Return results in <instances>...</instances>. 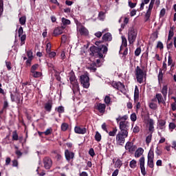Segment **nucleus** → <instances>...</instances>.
<instances>
[{
	"label": "nucleus",
	"mask_w": 176,
	"mask_h": 176,
	"mask_svg": "<svg viewBox=\"0 0 176 176\" xmlns=\"http://www.w3.org/2000/svg\"><path fill=\"white\" fill-rule=\"evenodd\" d=\"M102 43V41H96L95 43L96 46H92L90 47V52H91V55L93 56H99L100 58L104 57V54H107L108 52V47L107 45H104Z\"/></svg>",
	"instance_id": "1"
},
{
	"label": "nucleus",
	"mask_w": 176,
	"mask_h": 176,
	"mask_svg": "<svg viewBox=\"0 0 176 176\" xmlns=\"http://www.w3.org/2000/svg\"><path fill=\"white\" fill-rule=\"evenodd\" d=\"M128 41L130 45H133L137 39V35H138V31L134 27H131L128 29Z\"/></svg>",
	"instance_id": "2"
},
{
	"label": "nucleus",
	"mask_w": 176,
	"mask_h": 176,
	"mask_svg": "<svg viewBox=\"0 0 176 176\" xmlns=\"http://www.w3.org/2000/svg\"><path fill=\"white\" fill-rule=\"evenodd\" d=\"M69 80L71 85L73 86L72 90L74 93H76V91H79V84L78 83V80L76 79V76H75V73L72 72L69 74Z\"/></svg>",
	"instance_id": "3"
},
{
	"label": "nucleus",
	"mask_w": 176,
	"mask_h": 176,
	"mask_svg": "<svg viewBox=\"0 0 176 176\" xmlns=\"http://www.w3.org/2000/svg\"><path fill=\"white\" fill-rule=\"evenodd\" d=\"M129 137V133H124L123 132H118L116 135V144L123 146L124 142H126V138Z\"/></svg>",
	"instance_id": "4"
},
{
	"label": "nucleus",
	"mask_w": 176,
	"mask_h": 176,
	"mask_svg": "<svg viewBox=\"0 0 176 176\" xmlns=\"http://www.w3.org/2000/svg\"><path fill=\"white\" fill-rule=\"evenodd\" d=\"M111 86L114 89H116V90H119L120 91H121L122 94L126 95L127 93V90H126V87L121 82L113 81L111 82Z\"/></svg>",
	"instance_id": "5"
},
{
	"label": "nucleus",
	"mask_w": 176,
	"mask_h": 176,
	"mask_svg": "<svg viewBox=\"0 0 176 176\" xmlns=\"http://www.w3.org/2000/svg\"><path fill=\"white\" fill-rule=\"evenodd\" d=\"M129 127H130V122L129 121H120L119 123V132L129 134Z\"/></svg>",
	"instance_id": "6"
},
{
	"label": "nucleus",
	"mask_w": 176,
	"mask_h": 176,
	"mask_svg": "<svg viewBox=\"0 0 176 176\" xmlns=\"http://www.w3.org/2000/svg\"><path fill=\"white\" fill-rule=\"evenodd\" d=\"M144 70H142L139 66H137L135 69V76L138 83L141 84L144 82Z\"/></svg>",
	"instance_id": "7"
},
{
	"label": "nucleus",
	"mask_w": 176,
	"mask_h": 176,
	"mask_svg": "<svg viewBox=\"0 0 176 176\" xmlns=\"http://www.w3.org/2000/svg\"><path fill=\"white\" fill-rule=\"evenodd\" d=\"M81 85L85 89H89L90 87V78L87 74H82L80 76Z\"/></svg>",
	"instance_id": "8"
},
{
	"label": "nucleus",
	"mask_w": 176,
	"mask_h": 176,
	"mask_svg": "<svg viewBox=\"0 0 176 176\" xmlns=\"http://www.w3.org/2000/svg\"><path fill=\"white\" fill-rule=\"evenodd\" d=\"M155 0H151L148 10L144 16L145 21H148V20H149L151 18V14H152V10L153 9V6L155 5Z\"/></svg>",
	"instance_id": "9"
},
{
	"label": "nucleus",
	"mask_w": 176,
	"mask_h": 176,
	"mask_svg": "<svg viewBox=\"0 0 176 176\" xmlns=\"http://www.w3.org/2000/svg\"><path fill=\"white\" fill-rule=\"evenodd\" d=\"M153 159H155V153H153V151H150L148 153V162H147V166L150 168H153L155 167V164L153 163Z\"/></svg>",
	"instance_id": "10"
},
{
	"label": "nucleus",
	"mask_w": 176,
	"mask_h": 176,
	"mask_svg": "<svg viewBox=\"0 0 176 176\" xmlns=\"http://www.w3.org/2000/svg\"><path fill=\"white\" fill-rule=\"evenodd\" d=\"M151 101H153V102H158L160 105V104H166V99L163 98L162 94H156L155 98H153Z\"/></svg>",
	"instance_id": "11"
},
{
	"label": "nucleus",
	"mask_w": 176,
	"mask_h": 176,
	"mask_svg": "<svg viewBox=\"0 0 176 176\" xmlns=\"http://www.w3.org/2000/svg\"><path fill=\"white\" fill-rule=\"evenodd\" d=\"M43 164L45 170H50V168H52V166H53V162L50 157H45L43 159Z\"/></svg>",
	"instance_id": "12"
},
{
	"label": "nucleus",
	"mask_w": 176,
	"mask_h": 176,
	"mask_svg": "<svg viewBox=\"0 0 176 176\" xmlns=\"http://www.w3.org/2000/svg\"><path fill=\"white\" fill-rule=\"evenodd\" d=\"M18 34H19V37L20 38L21 40V46H23V45L25 44V39H26V36L24 34V30H23V27H20L19 30H18Z\"/></svg>",
	"instance_id": "13"
},
{
	"label": "nucleus",
	"mask_w": 176,
	"mask_h": 176,
	"mask_svg": "<svg viewBox=\"0 0 176 176\" xmlns=\"http://www.w3.org/2000/svg\"><path fill=\"white\" fill-rule=\"evenodd\" d=\"M139 163L142 175H146V170H145V157H141L139 160Z\"/></svg>",
	"instance_id": "14"
},
{
	"label": "nucleus",
	"mask_w": 176,
	"mask_h": 176,
	"mask_svg": "<svg viewBox=\"0 0 176 176\" xmlns=\"http://www.w3.org/2000/svg\"><path fill=\"white\" fill-rule=\"evenodd\" d=\"M65 159L67 162H70L75 157V153L72 151H69L68 149L65 151Z\"/></svg>",
	"instance_id": "15"
},
{
	"label": "nucleus",
	"mask_w": 176,
	"mask_h": 176,
	"mask_svg": "<svg viewBox=\"0 0 176 176\" xmlns=\"http://www.w3.org/2000/svg\"><path fill=\"white\" fill-rule=\"evenodd\" d=\"M78 31L80 35H81L82 36H88V35H89V30L85 26H81L78 30Z\"/></svg>",
	"instance_id": "16"
},
{
	"label": "nucleus",
	"mask_w": 176,
	"mask_h": 176,
	"mask_svg": "<svg viewBox=\"0 0 176 176\" xmlns=\"http://www.w3.org/2000/svg\"><path fill=\"white\" fill-rule=\"evenodd\" d=\"M74 131L76 134H86L87 129L85 127L75 126Z\"/></svg>",
	"instance_id": "17"
},
{
	"label": "nucleus",
	"mask_w": 176,
	"mask_h": 176,
	"mask_svg": "<svg viewBox=\"0 0 176 176\" xmlns=\"http://www.w3.org/2000/svg\"><path fill=\"white\" fill-rule=\"evenodd\" d=\"M125 149L129 151V152H134V151H135V147L133 145L132 142H127L125 145Z\"/></svg>",
	"instance_id": "18"
},
{
	"label": "nucleus",
	"mask_w": 176,
	"mask_h": 176,
	"mask_svg": "<svg viewBox=\"0 0 176 176\" xmlns=\"http://www.w3.org/2000/svg\"><path fill=\"white\" fill-rule=\"evenodd\" d=\"M106 108H107V105H105V104L99 103L97 105V109L100 112V113H105Z\"/></svg>",
	"instance_id": "19"
},
{
	"label": "nucleus",
	"mask_w": 176,
	"mask_h": 176,
	"mask_svg": "<svg viewBox=\"0 0 176 176\" xmlns=\"http://www.w3.org/2000/svg\"><path fill=\"white\" fill-rule=\"evenodd\" d=\"M102 39L105 42H111V41H112V34H111L109 32H107L102 36Z\"/></svg>",
	"instance_id": "20"
},
{
	"label": "nucleus",
	"mask_w": 176,
	"mask_h": 176,
	"mask_svg": "<svg viewBox=\"0 0 176 176\" xmlns=\"http://www.w3.org/2000/svg\"><path fill=\"white\" fill-rule=\"evenodd\" d=\"M53 107V102L52 100H49L47 103L45 104V109L47 112H50L52 111V108Z\"/></svg>",
	"instance_id": "21"
},
{
	"label": "nucleus",
	"mask_w": 176,
	"mask_h": 176,
	"mask_svg": "<svg viewBox=\"0 0 176 176\" xmlns=\"http://www.w3.org/2000/svg\"><path fill=\"white\" fill-rule=\"evenodd\" d=\"M64 32V28H56L54 30V36H57L58 35H61Z\"/></svg>",
	"instance_id": "22"
},
{
	"label": "nucleus",
	"mask_w": 176,
	"mask_h": 176,
	"mask_svg": "<svg viewBox=\"0 0 176 176\" xmlns=\"http://www.w3.org/2000/svg\"><path fill=\"white\" fill-rule=\"evenodd\" d=\"M158 129H160V130H162V131L166 130V122L164 120H161L159 121Z\"/></svg>",
	"instance_id": "23"
},
{
	"label": "nucleus",
	"mask_w": 176,
	"mask_h": 176,
	"mask_svg": "<svg viewBox=\"0 0 176 176\" xmlns=\"http://www.w3.org/2000/svg\"><path fill=\"white\" fill-rule=\"evenodd\" d=\"M139 98H140V89H138V86H135V91H134V100L135 101H138Z\"/></svg>",
	"instance_id": "24"
},
{
	"label": "nucleus",
	"mask_w": 176,
	"mask_h": 176,
	"mask_svg": "<svg viewBox=\"0 0 176 176\" xmlns=\"http://www.w3.org/2000/svg\"><path fill=\"white\" fill-rule=\"evenodd\" d=\"M153 124H155L153 120H150L148 121V130L151 132V134L155 131V126H153Z\"/></svg>",
	"instance_id": "25"
},
{
	"label": "nucleus",
	"mask_w": 176,
	"mask_h": 176,
	"mask_svg": "<svg viewBox=\"0 0 176 176\" xmlns=\"http://www.w3.org/2000/svg\"><path fill=\"white\" fill-rule=\"evenodd\" d=\"M168 90V87L167 85H164L161 91L162 94L163 95L164 98L166 100L167 97V91Z\"/></svg>",
	"instance_id": "26"
},
{
	"label": "nucleus",
	"mask_w": 176,
	"mask_h": 176,
	"mask_svg": "<svg viewBox=\"0 0 176 176\" xmlns=\"http://www.w3.org/2000/svg\"><path fill=\"white\" fill-rule=\"evenodd\" d=\"M127 119H129V116H127V115L123 116H118V117L116 118V122L117 123H119V122L127 120Z\"/></svg>",
	"instance_id": "27"
},
{
	"label": "nucleus",
	"mask_w": 176,
	"mask_h": 176,
	"mask_svg": "<svg viewBox=\"0 0 176 176\" xmlns=\"http://www.w3.org/2000/svg\"><path fill=\"white\" fill-rule=\"evenodd\" d=\"M142 153H144V150L142 148H139L135 153V157H140Z\"/></svg>",
	"instance_id": "28"
},
{
	"label": "nucleus",
	"mask_w": 176,
	"mask_h": 176,
	"mask_svg": "<svg viewBox=\"0 0 176 176\" xmlns=\"http://www.w3.org/2000/svg\"><path fill=\"white\" fill-rule=\"evenodd\" d=\"M68 127H69V125L67 122H63L61 124L60 129L62 131H67L68 130Z\"/></svg>",
	"instance_id": "29"
},
{
	"label": "nucleus",
	"mask_w": 176,
	"mask_h": 176,
	"mask_svg": "<svg viewBox=\"0 0 176 176\" xmlns=\"http://www.w3.org/2000/svg\"><path fill=\"white\" fill-rule=\"evenodd\" d=\"M25 23H27V16H23L19 18V23L21 25H25Z\"/></svg>",
	"instance_id": "30"
},
{
	"label": "nucleus",
	"mask_w": 176,
	"mask_h": 176,
	"mask_svg": "<svg viewBox=\"0 0 176 176\" xmlns=\"http://www.w3.org/2000/svg\"><path fill=\"white\" fill-rule=\"evenodd\" d=\"M116 133H118V128L114 127L113 128V130L109 132V135L110 137H115L116 135Z\"/></svg>",
	"instance_id": "31"
},
{
	"label": "nucleus",
	"mask_w": 176,
	"mask_h": 176,
	"mask_svg": "<svg viewBox=\"0 0 176 176\" xmlns=\"http://www.w3.org/2000/svg\"><path fill=\"white\" fill-rule=\"evenodd\" d=\"M151 0H142L141 4H140V10H144V7L145 5H148Z\"/></svg>",
	"instance_id": "32"
},
{
	"label": "nucleus",
	"mask_w": 176,
	"mask_h": 176,
	"mask_svg": "<svg viewBox=\"0 0 176 176\" xmlns=\"http://www.w3.org/2000/svg\"><path fill=\"white\" fill-rule=\"evenodd\" d=\"M149 108H151V109H157V104L156 103V102H151L149 103Z\"/></svg>",
	"instance_id": "33"
},
{
	"label": "nucleus",
	"mask_w": 176,
	"mask_h": 176,
	"mask_svg": "<svg viewBox=\"0 0 176 176\" xmlns=\"http://www.w3.org/2000/svg\"><path fill=\"white\" fill-rule=\"evenodd\" d=\"M33 78H41L42 76V73L41 72H32Z\"/></svg>",
	"instance_id": "34"
},
{
	"label": "nucleus",
	"mask_w": 176,
	"mask_h": 176,
	"mask_svg": "<svg viewBox=\"0 0 176 176\" xmlns=\"http://www.w3.org/2000/svg\"><path fill=\"white\" fill-rule=\"evenodd\" d=\"M122 45L124 47H127V38L124 36H122Z\"/></svg>",
	"instance_id": "35"
},
{
	"label": "nucleus",
	"mask_w": 176,
	"mask_h": 176,
	"mask_svg": "<svg viewBox=\"0 0 176 176\" xmlns=\"http://www.w3.org/2000/svg\"><path fill=\"white\" fill-rule=\"evenodd\" d=\"M129 166L131 168H135V167H137V161L135 160H132L129 163Z\"/></svg>",
	"instance_id": "36"
},
{
	"label": "nucleus",
	"mask_w": 176,
	"mask_h": 176,
	"mask_svg": "<svg viewBox=\"0 0 176 176\" xmlns=\"http://www.w3.org/2000/svg\"><path fill=\"white\" fill-rule=\"evenodd\" d=\"M122 164H123L122 163V160H117L116 163H115V167L117 168H120V167H122Z\"/></svg>",
	"instance_id": "37"
},
{
	"label": "nucleus",
	"mask_w": 176,
	"mask_h": 176,
	"mask_svg": "<svg viewBox=\"0 0 176 176\" xmlns=\"http://www.w3.org/2000/svg\"><path fill=\"white\" fill-rule=\"evenodd\" d=\"M130 21V18L129 17H125L124 19V24L121 25V28L123 30L124 29V26L126 25V24Z\"/></svg>",
	"instance_id": "38"
},
{
	"label": "nucleus",
	"mask_w": 176,
	"mask_h": 176,
	"mask_svg": "<svg viewBox=\"0 0 176 176\" xmlns=\"http://www.w3.org/2000/svg\"><path fill=\"white\" fill-rule=\"evenodd\" d=\"M95 140L98 142H100V141H101V134L100 133H98V131H96V133Z\"/></svg>",
	"instance_id": "39"
},
{
	"label": "nucleus",
	"mask_w": 176,
	"mask_h": 176,
	"mask_svg": "<svg viewBox=\"0 0 176 176\" xmlns=\"http://www.w3.org/2000/svg\"><path fill=\"white\" fill-rule=\"evenodd\" d=\"M152 141V133H151L150 135H148L146 138V144L147 145H149V144H151V142Z\"/></svg>",
	"instance_id": "40"
},
{
	"label": "nucleus",
	"mask_w": 176,
	"mask_h": 176,
	"mask_svg": "<svg viewBox=\"0 0 176 176\" xmlns=\"http://www.w3.org/2000/svg\"><path fill=\"white\" fill-rule=\"evenodd\" d=\"M52 52V43H47L46 45V53H50Z\"/></svg>",
	"instance_id": "41"
},
{
	"label": "nucleus",
	"mask_w": 176,
	"mask_h": 176,
	"mask_svg": "<svg viewBox=\"0 0 176 176\" xmlns=\"http://www.w3.org/2000/svg\"><path fill=\"white\" fill-rule=\"evenodd\" d=\"M12 140L14 141H18L19 140V135H17V131H14L12 133Z\"/></svg>",
	"instance_id": "42"
},
{
	"label": "nucleus",
	"mask_w": 176,
	"mask_h": 176,
	"mask_svg": "<svg viewBox=\"0 0 176 176\" xmlns=\"http://www.w3.org/2000/svg\"><path fill=\"white\" fill-rule=\"evenodd\" d=\"M62 22L64 24V25H69V24H71V21L65 18H62Z\"/></svg>",
	"instance_id": "43"
},
{
	"label": "nucleus",
	"mask_w": 176,
	"mask_h": 176,
	"mask_svg": "<svg viewBox=\"0 0 176 176\" xmlns=\"http://www.w3.org/2000/svg\"><path fill=\"white\" fill-rule=\"evenodd\" d=\"M158 135L161 138L159 141V144H164V142H166V138H163L160 132H158Z\"/></svg>",
	"instance_id": "44"
},
{
	"label": "nucleus",
	"mask_w": 176,
	"mask_h": 176,
	"mask_svg": "<svg viewBox=\"0 0 176 176\" xmlns=\"http://www.w3.org/2000/svg\"><path fill=\"white\" fill-rule=\"evenodd\" d=\"M173 36H174V31L173 30H170L168 36V42L171 41V38H173Z\"/></svg>",
	"instance_id": "45"
},
{
	"label": "nucleus",
	"mask_w": 176,
	"mask_h": 176,
	"mask_svg": "<svg viewBox=\"0 0 176 176\" xmlns=\"http://www.w3.org/2000/svg\"><path fill=\"white\" fill-rule=\"evenodd\" d=\"M163 80V71L160 70L159 74H158V82L160 83Z\"/></svg>",
	"instance_id": "46"
},
{
	"label": "nucleus",
	"mask_w": 176,
	"mask_h": 176,
	"mask_svg": "<svg viewBox=\"0 0 176 176\" xmlns=\"http://www.w3.org/2000/svg\"><path fill=\"white\" fill-rule=\"evenodd\" d=\"M47 54H48V57H50V58H54V57H56V52H48Z\"/></svg>",
	"instance_id": "47"
},
{
	"label": "nucleus",
	"mask_w": 176,
	"mask_h": 176,
	"mask_svg": "<svg viewBox=\"0 0 176 176\" xmlns=\"http://www.w3.org/2000/svg\"><path fill=\"white\" fill-rule=\"evenodd\" d=\"M38 67H39V65L38 64L33 65L32 66L30 72H34L35 71H36V69H38Z\"/></svg>",
	"instance_id": "48"
},
{
	"label": "nucleus",
	"mask_w": 176,
	"mask_h": 176,
	"mask_svg": "<svg viewBox=\"0 0 176 176\" xmlns=\"http://www.w3.org/2000/svg\"><path fill=\"white\" fill-rule=\"evenodd\" d=\"M56 109L58 113H64V111H65L64 107L59 106Z\"/></svg>",
	"instance_id": "49"
},
{
	"label": "nucleus",
	"mask_w": 176,
	"mask_h": 176,
	"mask_svg": "<svg viewBox=\"0 0 176 176\" xmlns=\"http://www.w3.org/2000/svg\"><path fill=\"white\" fill-rule=\"evenodd\" d=\"M140 54H141V47H139L135 50V56H136V57H138Z\"/></svg>",
	"instance_id": "50"
},
{
	"label": "nucleus",
	"mask_w": 176,
	"mask_h": 176,
	"mask_svg": "<svg viewBox=\"0 0 176 176\" xmlns=\"http://www.w3.org/2000/svg\"><path fill=\"white\" fill-rule=\"evenodd\" d=\"M53 131V129L52 128L47 129L45 131H44L45 135H50L52 134V132Z\"/></svg>",
	"instance_id": "51"
},
{
	"label": "nucleus",
	"mask_w": 176,
	"mask_h": 176,
	"mask_svg": "<svg viewBox=\"0 0 176 176\" xmlns=\"http://www.w3.org/2000/svg\"><path fill=\"white\" fill-rule=\"evenodd\" d=\"M27 53V56L28 57V58H34V56L32 55V50H29L28 52H26Z\"/></svg>",
	"instance_id": "52"
},
{
	"label": "nucleus",
	"mask_w": 176,
	"mask_h": 176,
	"mask_svg": "<svg viewBox=\"0 0 176 176\" xmlns=\"http://www.w3.org/2000/svg\"><path fill=\"white\" fill-rule=\"evenodd\" d=\"M131 120L132 122H135V120H137V115L135 113H133L131 115Z\"/></svg>",
	"instance_id": "53"
},
{
	"label": "nucleus",
	"mask_w": 176,
	"mask_h": 176,
	"mask_svg": "<svg viewBox=\"0 0 176 176\" xmlns=\"http://www.w3.org/2000/svg\"><path fill=\"white\" fill-rule=\"evenodd\" d=\"M6 65L8 71H10V69H12V63L6 60Z\"/></svg>",
	"instance_id": "54"
},
{
	"label": "nucleus",
	"mask_w": 176,
	"mask_h": 176,
	"mask_svg": "<svg viewBox=\"0 0 176 176\" xmlns=\"http://www.w3.org/2000/svg\"><path fill=\"white\" fill-rule=\"evenodd\" d=\"M129 6L131 7V9H133V8L137 6V3H133L131 1H129Z\"/></svg>",
	"instance_id": "55"
},
{
	"label": "nucleus",
	"mask_w": 176,
	"mask_h": 176,
	"mask_svg": "<svg viewBox=\"0 0 176 176\" xmlns=\"http://www.w3.org/2000/svg\"><path fill=\"white\" fill-rule=\"evenodd\" d=\"M12 167H19V162L17 160H13L12 161Z\"/></svg>",
	"instance_id": "56"
},
{
	"label": "nucleus",
	"mask_w": 176,
	"mask_h": 176,
	"mask_svg": "<svg viewBox=\"0 0 176 176\" xmlns=\"http://www.w3.org/2000/svg\"><path fill=\"white\" fill-rule=\"evenodd\" d=\"M89 153L90 156H91V157H94V156L96 155V153L94 152V148H90L89 151Z\"/></svg>",
	"instance_id": "57"
},
{
	"label": "nucleus",
	"mask_w": 176,
	"mask_h": 176,
	"mask_svg": "<svg viewBox=\"0 0 176 176\" xmlns=\"http://www.w3.org/2000/svg\"><path fill=\"white\" fill-rule=\"evenodd\" d=\"M104 102L105 104H109V102H111V97L106 96L104 98Z\"/></svg>",
	"instance_id": "58"
},
{
	"label": "nucleus",
	"mask_w": 176,
	"mask_h": 176,
	"mask_svg": "<svg viewBox=\"0 0 176 176\" xmlns=\"http://www.w3.org/2000/svg\"><path fill=\"white\" fill-rule=\"evenodd\" d=\"M164 14H166V9L162 8L160 11V17H164Z\"/></svg>",
	"instance_id": "59"
},
{
	"label": "nucleus",
	"mask_w": 176,
	"mask_h": 176,
	"mask_svg": "<svg viewBox=\"0 0 176 176\" xmlns=\"http://www.w3.org/2000/svg\"><path fill=\"white\" fill-rule=\"evenodd\" d=\"M157 47H158V49H160V50L163 49L164 47L163 43H162V41H158Z\"/></svg>",
	"instance_id": "60"
},
{
	"label": "nucleus",
	"mask_w": 176,
	"mask_h": 176,
	"mask_svg": "<svg viewBox=\"0 0 176 176\" xmlns=\"http://www.w3.org/2000/svg\"><path fill=\"white\" fill-rule=\"evenodd\" d=\"M155 153H156V155H157L158 156H160V155H162V150H160V148H159V146H157V147L156 148Z\"/></svg>",
	"instance_id": "61"
},
{
	"label": "nucleus",
	"mask_w": 176,
	"mask_h": 176,
	"mask_svg": "<svg viewBox=\"0 0 176 176\" xmlns=\"http://www.w3.org/2000/svg\"><path fill=\"white\" fill-rule=\"evenodd\" d=\"M10 162H12V159H10V157H6V165L9 166V164H10Z\"/></svg>",
	"instance_id": "62"
},
{
	"label": "nucleus",
	"mask_w": 176,
	"mask_h": 176,
	"mask_svg": "<svg viewBox=\"0 0 176 176\" xmlns=\"http://www.w3.org/2000/svg\"><path fill=\"white\" fill-rule=\"evenodd\" d=\"M133 131L134 133H140V126H135L133 128Z\"/></svg>",
	"instance_id": "63"
},
{
	"label": "nucleus",
	"mask_w": 176,
	"mask_h": 176,
	"mask_svg": "<svg viewBox=\"0 0 176 176\" xmlns=\"http://www.w3.org/2000/svg\"><path fill=\"white\" fill-rule=\"evenodd\" d=\"M171 109L172 111H176V103H172L171 104Z\"/></svg>",
	"instance_id": "64"
}]
</instances>
